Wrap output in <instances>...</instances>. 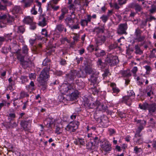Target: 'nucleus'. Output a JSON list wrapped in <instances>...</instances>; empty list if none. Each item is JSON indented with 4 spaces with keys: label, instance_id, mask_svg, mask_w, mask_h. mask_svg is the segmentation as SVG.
<instances>
[{
    "label": "nucleus",
    "instance_id": "nucleus-1",
    "mask_svg": "<svg viewBox=\"0 0 156 156\" xmlns=\"http://www.w3.org/2000/svg\"><path fill=\"white\" fill-rule=\"evenodd\" d=\"M10 44L8 48V51H10L12 52L11 56L13 55L15 58H24L23 55L21 54V49L19 46L17 44L16 41L14 39L9 38Z\"/></svg>",
    "mask_w": 156,
    "mask_h": 156
},
{
    "label": "nucleus",
    "instance_id": "nucleus-2",
    "mask_svg": "<svg viewBox=\"0 0 156 156\" xmlns=\"http://www.w3.org/2000/svg\"><path fill=\"white\" fill-rule=\"evenodd\" d=\"M50 70V66H46L44 68L41 72L37 79L39 84L42 86L43 90L47 88V81L50 77L49 71Z\"/></svg>",
    "mask_w": 156,
    "mask_h": 156
},
{
    "label": "nucleus",
    "instance_id": "nucleus-3",
    "mask_svg": "<svg viewBox=\"0 0 156 156\" xmlns=\"http://www.w3.org/2000/svg\"><path fill=\"white\" fill-rule=\"evenodd\" d=\"M59 89L61 94H65L66 93L70 94L71 92L74 91L76 88L74 83H64L61 85Z\"/></svg>",
    "mask_w": 156,
    "mask_h": 156
},
{
    "label": "nucleus",
    "instance_id": "nucleus-4",
    "mask_svg": "<svg viewBox=\"0 0 156 156\" xmlns=\"http://www.w3.org/2000/svg\"><path fill=\"white\" fill-rule=\"evenodd\" d=\"M84 105L87 108H96L99 111H101L105 109V107L103 104L98 100H96L95 103L94 102H90L88 101H86Z\"/></svg>",
    "mask_w": 156,
    "mask_h": 156
},
{
    "label": "nucleus",
    "instance_id": "nucleus-5",
    "mask_svg": "<svg viewBox=\"0 0 156 156\" xmlns=\"http://www.w3.org/2000/svg\"><path fill=\"white\" fill-rule=\"evenodd\" d=\"M100 140L99 138L97 136L95 138H92L86 144L87 149L89 150H94L95 147V145L98 144Z\"/></svg>",
    "mask_w": 156,
    "mask_h": 156
},
{
    "label": "nucleus",
    "instance_id": "nucleus-6",
    "mask_svg": "<svg viewBox=\"0 0 156 156\" xmlns=\"http://www.w3.org/2000/svg\"><path fill=\"white\" fill-rule=\"evenodd\" d=\"M32 120V119L30 117L21 121L20 124L25 131H27L30 129Z\"/></svg>",
    "mask_w": 156,
    "mask_h": 156
},
{
    "label": "nucleus",
    "instance_id": "nucleus-7",
    "mask_svg": "<svg viewBox=\"0 0 156 156\" xmlns=\"http://www.w3.org/2000/svg\"><path fill=\"white\" fill-rule=\"evenodd\" d=\"M133 140L135 145H140L143 143L144 139L141 132L136 131L133 138Z\"/></svg>",
    "mask_w": 156,
    "mask_h": 156
},
{
    "label": "nucleus",
    "instance_id": "nucleus-8",
    "mask_svg": "<svg viewBox=\"0 0 156 156\" xmlns=\"http://www.w3.org/2000/svg\"><path fill=\"white\" fill-rule=\"evenodd\" d=\"M100 146L101 148L105 152H108L112 150V144L107 140H105Z\"/></svg>",
    "mask_w": 156,
    "mask_h": 156
},
{
    "label": "nucleus",
    "instance_id": "nucleus-9",
    "mask_svg": "<svg viewBox=\"0 0 156 156\" xmlns=\"http://www.w3.org/2000/svg\"><path fill=\"white\" fill-rule=\"evenodd\" d=\"M127 28V24L126 23L120 24L117 29V33L119 34H126L127 33L126 30Z\"/></svg>",
    "mask_w": 156,
    "mask_h": 156
},
{
    "label": "nucleus",
    "instance_id": "nucleus-10",
    "mask_svg": "<svg viewBox=\"0 0 156 156\" xmlns=\"http://www.w3.org/2000/svg\"><path fill=\"white\" fill-rule=\"evenodd\" d=\"M79 122H77V123L73 124L70 122V124L68 125L65 128V129L68 131H69L70 132H75L77 129L79 125Z\"/></svg>",
    "mask_w": 156,
    "mask_h": 156
},
{
    "label": "nucleus",
    "instance_id": "nucleus-11",
    "mask_svg": "<svg viewBox=\"0 0 156 156\" xmlns=\"http://www.w3.org/2000/svg\"><path fill=\"white\" fill-rule=\"evenodd\" d=\"M108 118L107 116L103 115L101 117L99 124L102 127H107L108 125Z\"/></svg>",
    "mask_w": 156,
    "mask_h": 156
},
{
    "label": "nucleus",
    "instance_id": "nucleus-12",
    "mask_svg": "<svg viewBox=\"0 0 156 156\" xmlns=\"http://www.w3.org/2000/svg\"><path fill=\"white\" fill-rule=\"evenodd\" d=\"M26 60H25V59H20V64L24 69L32 66V62L30 59H26Z\"/></svg>",
    "mask_w": 156,
    "mask_h": 156
},
{
    "label": "nucleus",
    "instance_id": "nucleus-13",
    "mask_svg": "<svg viewBox=\"0 0 156 156\" xmlns=\"http://www.w3.org/2000/svg\"><path fill=\"white\" fill-rule=\"evenodd\" d=\"M136 122L137 123L139 124V126L137 128L136 131L141 132L144 128V126L146 124V121L141 120H138Z\"/></svg>",
    "mask_w": 156,
    "mask_h": 156
},
{
    "label": "nucleus",
    "instance_id": "nucleus-14",
    "mask_svg": "<svg viewBox=\"0 0 156 156\" xmlns=\"http://www.w3.org/2000/svg\"><path fill=\"white\" fill-rule=\"evenodd\" d=\"M89 59H85V63H84V65L85 66L84 69L85 71L86 72V74H90L93 73V70L92 68V67L90 65L88 64L87 62ZM85 62V61H84Z\"/></svg>",
    "mask_w": 156,
    "mask_h": 156
},
{
    "label": "nucleus",
    "instance_id": "nucleus-15",
    "mask_svg": "<svg viewBox=\"0 0 156 156\" xmlns=\"http://www.w3.org/2000/svg\"><path fill=\"white\" fill-rule=\"evenodd\" d=\"M74 70H71L70 72L66 75V81H71L73 80L76 77Z\"/></svg>",
    "mask_w": 156,
    "mask_h": 156
},
{
    "label": "nucleus",
    "instance_id": "nucleus-16",
    "mask_svg": "<svg viewBox=\"0 0 156 156\" xmlns=\"http://www.w3.org/2000/svg\"><path fill=\"white\" fill-rule=\"evenodd\" d=\"M74 90V91L71 92V94H68V99L69 101H72L76 99L78 96V93L77 90Z\"/></svg>",
    "mask_w": 156,
    "mask_h": 156
},
{
    "label": "nucleus",
    "instance_id": "nucleus-17",
    "mask_svg": "<svg viewBox=\"0 0 156 156\" xmlns=\"http://www.w3.org/2000/svg\"><path fill=\"white\" fill-rule=\"evenodd\" d=\"M55 121V119L51 116H49L44 121V124L47 127H51Z\"/></svg>",
    "mask_w": 156,
    "mask_h": 156
},
{
    "label": "nucleus",
    "instance_id": "nucleus-18",
    "mask_svg": "<svg viewBox=\"0 0 156 156\" xmlns=\"http://www.w3.org/2000/svg\"><path fill=\"white\" fill-rule=\"evenodd\" d=\"M96 39V44L98 45H101L106 41V37L104 35L98 36Z\"/></svg>",
    "mask_w": 156,
    "mask_h": 156
},
{
    "label": "nucleus",
    "instance_id": "nucleus-19",
    "mask_svg": "<svg viewBox=\"0 0 156 156\" xmlns=\"http://www.w3.org/2000/svg\"><path fill=\"white\" fill-rule=\"evenodd\" d=\"M105 28L104 27H95L93 30V32L96 34L97 36L101 35V34L104 33Z\"/></svg>",
    "mask_w": 156,
    "mask_h": 156
},
{
    "label": "nucleus",
    "instance_id": "nucleus-20",
    "mask_svg": "<svg viewBox=\"0 0 156 156\" xmlns=\"http://www.w3.org/2000/svg\"><path fill=\"white\" fill-rule=\"evenodd\" d=\"M74 143L76 145L79 146H84L85 144L84 140L82 138H77L75 139L74 141Z\"/></svg>",
    "mask_w": 156,
    "mask_h": 156
},
{
    "label": "nucleus",
    "instance_id": "nucleus-21",
    "mask_svg": "<svg viewBox=\"0 0 156 156\" xmlns=\"http://www.w3.org/2000/svg\"><path fill=\"white\" fill-rule=\"evenodd\" d=\"M75 73H76V77H85L86 74V72L85 70H83L81 69L80 70H74Z\"/></svg>",
    "mask_w": 156,
    "mask_h": 156
},
{
    "label": "nucleus",
    "instance_id": "nucleus-22",
    "mask_svg": "<svg viewBox=\"0 0 156 156\" xmlns=\"http://www.w3.org/2000/svg\"><path fill=\"white\" fill-rule=\"evenodd\" d=\"M65 22L67 26L71 27V26L74 23V19L71 17H68L65 19Z\"/></svg>",
    "mask_w": 156,
    "mask_h": 156
},
{
    "label": "nucleus",
    "instance_id": "nucleus-23",
    "mask_svg": "<svg viewBox=\"0 0 156 156\" xmlns=\"http://www.w3.org/2000/svg\"><path fill=\"white\" fill-rule=\"evenodd\" d=\"M147 110L151 114L155 112L156 111V104L155 103L149 104Z\"/></svg>",
    "mask_w": 156,
    "mask_h": 156
},
{
    "label": "nucleus",
    "instance_id": "nucleus-24",
    "mask_svg": "<svg viewBox=\"0 0 156 156\" xmlns=\"http://www.w3.org/2000/svg\"><path fill=\"white\" fill-rule=\"evenodd\" d=\"M68 95L62 94L60 95L58 97V100L60 102L65 103L69 101L68 99Z\"/></svg>",
    "mask_w": 156,
    "mask_h": 156
},
{
    "label": "nucleus",
    "instance_id": "nucleus-25",
    "mask_svg": "<svg viewBox=\"0 0 156 156\" xmlns=\"http://www.w3.org/2000/svg\"><path fill=\"white\" fill-rule=\"evenodd\" d=\"M95 55L97 57H100L104 56L105 54V51L97 47L95 49Z\"/></svg>",
    "mask_w": 156,
    "mask_h": 156
},
{
    "label": "nucleus",
    "instance_id": "nucleus-26",
    "mask_svg": "<svg viewBox=\"0 0 156 156\" xmlns=\"http://www.w3.org/2000/svg\"><path fill=\"white\" fill-rule=\"evenodd\" d=\"M133 99L128 96H124L123 97L122 101L129 106H130L132 104Z\"/></svg>",
    "mask_w": 156,
    "mask_h": 156
},
{
    "label": "nucleus",
    "instance_id": "nucleus-27",
    "mask_svg": "<svg viewBox=\"0 0 156 156\" xmlns=\"http://www.w3.org/2000/svg\"><path fill=\"white\" fill-rule=\"evenodd\" d=\"M55 30H58L59 32L62 33L63 30L66 32L67 30L65 25L62 24H59L56 25Z\"/></svg>",
    "mask_w": 156,
    "mask_h": 156
},
{
    "label": "nucleus",
    "instance_id": "nucleus-28",
    "mask_svg": "<svg viewBox=\"0 0 156 156\" xmlns=\"http://www.w3.org/2000/svg\"><path fill=\"white\" fill-rule=\"evenodd\" d=\"M98 77V75L97 73H92L91 76V82L94 86L98 83L97 80Z\"/></svg>",
    "mask_w": 156,
    "mask_h": 156
},
{
    "label": "nucleus",
    "instance_id": "nucleus-29",
    "mask_svg": "<svg viewBox=\"0 0 156 156\" xmlns=\"http://www.w3.org/2000/svg\"><path fill=\"white\" fill-rule=\"evenodd\" d=\"M42 47V44L41 43L39 44L37 46H33L31 49L33 53H37L41 51Z\"/></svg>",
    "mask_w": 156,
    "mask_h": 156
},
{
    "label": "nucleus",
    "instance_id": "nucleus-30",
    "mask_svg": "<svg viewBox=\"0 0 156 156\" xmlns=\"http://www.w3.org/2000/svg\"><path fill=\"white\" fill-rule=\"evenodd\" d=\"M33 2V0H22L21 1L22 3H23V7L27 8L30 7Z\"/></svg>",
    "mask_w": 156,
    "mask_h": 156
},
{
    "label": "nucleus",
    "instance_id": "nucleus-31",
    "mask_svg": "<svg viewBox=\"0 0 156 156\" xmlns=\"http://www.w3.org/2000/svg\"><path fill=\"white\" fill-rule=\"evenodd\" d=\"M47 24V21L46 20L45 18H39V21L38 25L42 27L46 26Z\"/></svg>",
    "mask_w": 156,
    "mask_h": 156
},
{
    "label": "nucleus",
    "instance_id": "nucleus-32",
    "mask_svg": "<svg viewBox=\"0 0 156 156\" xmlns=\"http://www.w3.org/2000/svg\"><path fill=\"white\" fill-rule=\"evenodd\" d=\"M28 50L29 49L27 46L26 45H24L22 48V54L24 56V58H24L25 57L27 58V56H28Z\"/></svg>",
    "mask_w": 156,
    "mask_h": 156
},
{
    "label": "nucleus",
    "instance_id": "nucleus-33",
    "mask_svg": "<svg viewBox=\"0 0 156 156\" xmlns=\"http://www.w3.org/2000/svg\"><path fill=\"white\" fill-rule=\"evenodd\" d=\"M111 86L112 88V93L113 94H114V95H115L119 92V89L116 87L115 83H111Z\"/></svg>",
    "mask_w": 156,
    "mask_h": 156
},
{
    "label": "nucleus",
    "instance_id": "nucleus-34",
    "mask_svg": "<svg viewBox=\"0 0 156 156\" xmlns=\"http://www.w3.org/2000/svg\"><path fill=\"white\" fill-rule=\"evenodd\" d=\"M33 17H31L30 16H27L24 18L23 21L24 23L30 24L33 22Z\"/></svg>",
    "mask_w": 156,
    "mask_h": 156
},
{
    "label": "nucleus",
    "instance_id": "nucleus-35",
    "mask_svg": "<svg viewBox=\"0 0 156 156\" xmlns=\"http://www.w3.org/2000/svg\"><path fill=\"white\" fill-rule=\"evenodd\" d=\"M56 48L55 46H48L47 49L46 51V54L47 55H50L52 52H54L55 51V48Z\"/></svg>",
    "mask_w": 156,
    "mask_h": 156
},
{
    "label": "nucleus",
    "instance_id": "nucleus-36",
    "mask_svg": "<svg viewBox=\"0 0 156 156\" xmlns=\"http://www.w3.org/2000/svg\"><path fill=\"white\" fill-rule=\"evenodd\" d=\"M68 10L66 8L64 7L61 10V14L59 17V20H62L64 17L65 15L68 12Z\"/></svg>",
    "mask_w": 156,
    "mask_h": 156
},
{
    "label": "nucleus",
    "instance_id": "nucleus-37",
    "mask_svg": "<svg viewBox=\"0 0 156 156\" xmlns=\"http://www.w3.org/2000/svg\"><path fill=\"white\" fill-rule=\"evenodd\" d=\"M76 83L78 89L79 90L82 89L84 87V83L80 80H76Z\"/></svg>",
    "mask_w": 156,
    "mask_h": 156
},
{
    "label": "nucleus",
    "instance_id": "nucleus-38",
    "mask_svg": "<svg viewBox=\"0 0 156 156\" xmlns=\"http://www.w3.org/2000/svg\"><path fill=\"white\" fill-rule=\"evenodd\" d=\"M149 104L147 102L144 103L142 104H139V107L141 109L144 110H148Z\"/></svg>",
    "mask_w": 156,
    "mask_h": 156
},
{
    "label": "nucleus",
    "instance_id": "nucleus-39",
    "mask_svg": "<svg viewBox=\"0 0 156 156\" xmlns=\"http://www.w3.org/2000/svg\"><path fill=\"white\" fill-rule=\"evenodd\" d=\"M120 73L123 77H128L131 76L129 72L127 70H120L119 72Z\"/></svg>",
    "mask_w": 156,
    "mask_h": 156
},
{
    "label": "nucleus",
    "instance_id": "nucleus-40",
    "mask_svg": "<svg viewBox=\"0 0 156 156\" xmlns=\"http://www.w3.org/2000/svg\"><path fill=\"white\" fill-rule=\"evenodd\" d=\"M94 86V87H92L89 90V92L94 95H97L98 93V90L95 85Z\"/></svg>",
    "mask_w": 156,
    "mask_h": 156
},
{
    "label": "nucleus",
    "instance_id": "nucleus-41",
    "mask_svg": "<svg viewBox=\"0 0 156 156\" xmlns=\"http://www.w3.org/2000/svg\"><path fill=\"white\" fill-rule=\"evenodd\" d=\"M21 11V9L20 6L16 5L12 9V12L14 14L18 13Z\"/></svg>",
    "mask_w": 156,
    "mask_h": 156
},
{
    "label": "nucleus",
    "instance_id": "nucleus-42",
    "mask_svg": "<svg viewBox=\"0 0 156 156\" xmlns=\"http://www.w3.org/2000/svg\"><path fill=\"white\" fill-rule=\"evenodd\" d=\"M117 113L118 114V116L121 119L124 118L126 117V114L123 112L120 111L119 110H117Z\"/></svg>",
    "mask_w": 156,
    "mask_h": 156
},
{
    "label": "nucleus",
    "instance_id": "nucleus-43",
    "mask_svg": "<svg viewBox=\"0 0 156 156\" xmlns=\"http://www.w3.org/2000/svg\"><path fill=\"white\" fill-rule=\"evenodd\" d=\"M14 20V17L9 15H8V17H7V23L9 24H12Z\"/></svg>",
    "mask_w": 156,
    "mask_h": 156
},
{
    "label": "nucleus",
    "instance_id": "nucleus-44",
    "mask_svg": "<svg viewBox=\"0 0 156 156\" xmlns=\"http://www.w3.org/2000/svg\"><path fill=\"white\" fill-rule=\"evenodd\" d=\"M135 53L137 54L141 55L143 53V51L140 49V47L138 44L136 45L135 46Z\"/></svg>",
    "mask_w": 156,
    "mask_h": 156
},
{
    "label": "nucleus",
    "instance_id": "nucleus-45",
    "mask_svg": "<svg viewBox=\"0 0 156 156\" xmlns=\"http://www.w3.org/2000/svg\"><path fill=\"white\" fill-rule=\"evenodd\" d=\"M9 122L14 121L16 117V115L15 113H10L8 116Z\"/></svg>",
    "mask_w": 156,
    "mask_h": 156
},
{
    "label": "nucleus",
    "instance_id": "nucleus-46",
    "mask_svg": "<svg viewBox=\"0 0 156 156\" xmlns=\"http://www.w3.org/2000/svg\"><path fill=\"white\" fill-rule=\"evenodd\" d=\"M51 60L50 59H44L42 62V65L43 66H50L51 64Z\"/></svg>",
    "mask_w": 156,
    "mask_h": 156
},
{
    "label": "nucleus",
    "instance_id": "nucleus-47",
    "mask_svg": "<svg viewBox=\"0 0 156 156\" xmlns=\"http://www.w3.org/2000/svg\"><path fill=\"white\" fill-rule=\"evenodd\" d=\"M20 78L22 84H23L28 81L27 76H21Z\"/></svg>",
    "mask_w": 156,
    "mask_h": 156
},
{
    "label": "nucleus",
    "instance_id": "nucleus-48",
    "mask_svg": "<svg viewBox=\"0 0 156 156\" xmlns=\"http://www.w3.org/2000/svg\"><path fill=\"white\" fill-rule=\"evenodd\" d=\"M12 34V33H10V34H5L3 36L4 37H5V40H6L8 42H9L10 41V40H9V38H11L12 39H14V38H12L13 37H12L11 36V35Z\"/></svg>",
    "mask_w": 156,
    "mask_h": 156
},
{
    "label": "nucleus",
    "instance_id": "nucleus-49",
    "mask_svg": "<svg viewBox=\"0 0 156 156\" xmlns=\"http://www.w3.org/2000/svg\"><path fill=\"white\" fill-rule=\"evenodd\" d=\"M145 39V36L140 35L138 37H136L135 40L138 42H141L144 41Z\"/></svg>",
    "mask_w": 156,
    "mask_h": 156
},
{
    "label": "nucleus",
    "instance_id": "nucleus-50",
    "mask_svg": "<svg viewBox=\"0 0 156 156\" xmlns=\"http://www.w3.org/2000/svg\"><path fill=\"white\" fill-rule=\"evenodd\" d=\"M135 10L136 12L138 13L139 12H140L142 9V6L139 5L138 3H137L136 5L135 6Z\"/></svg>",
    "mask_w": 156,
    "mask_h": 156
},
{
    "label": "nucleus",
    "instance_id": "nucleus-51",
    "mask_svg": "<svg viewBox=\"0 0 156 156\" xmlns=\"http://www.w3.org/2000/svg\"><path fill=\"white\" fill-rule=\"evenodd\" d=\"M30 117L27 116L25 112H23L20 114L19 118V119H26Z\"/></svg>",
    "mask_w": 156,
    "mask_h": 156
},
{
    "label": "nucleus",
    "instance_id": "nucleus-52",
    "mask_svg": "<svg viewBox=\"0 0 156 156\" xmlns=\"http://www.w3.org/2000/svg\"><path fill=\"white\" fill-rule=\"evenodd\" d=\"M108 131L109 132V135L110 136H113L116 133L115 130L112 128H108Z\"/></svg>",
    "mask_w": 156,
    "mask_h": 156
},
{
    "label": "nucleus",
    "instance_id": "nucleus-53",
    "mask_svg": "<svg viewBox=\"0 0 156 156\" xmlns=\"http://www.w3.org/2000/svg\"><path fill=\"white\" fill-rule=\"evenodd\" d=\"M128 96V97L131 98L133 99L135 97V93L133 90H130L128 92L127 96Z\"/></svg>",
    "mask_w": 156,
    "mask_h": 156
},
{
    "label": "nucleus",
    "instance_id": "nucleus-54",
    "mask_svg": "<svg viewBox=\"0 0 156 156\" xmlns=\"http://www.w3.org/2000/svg\"><path fill=\"white\" fill-rule=\"evenodd\" d=\"M68 8L70 10L73 11H75L76 9H77V7H76L73 3L69 5L68 6Z\"/></svg>",
    "mask_w": 156,
    "mask_h": 156
},
{
    "label": "nucleus",
    "instance_id": "nucleus-55",
    "mask_svg": "<svg viewBox=\"0 0 156 156\" xmlns=\"http://www.w3.org/2000/svg\"><path fill=\"white\" fill-rule=\"evenodd\" d=\"M29 97V95L27 93L24 91L21 92L20 94V98H23L26 97Z\"/></svg>",
    "mask_w": 156,
    "mask_h": 156
},
{
    "label": "nucleus",
    "instance_id": "nucleus-56",
    "mask_svg": "<svg viewBox=\"0 0 156 156\" xmlns=\"http://www.w3.org/2000/svg\"><path fill=\"white\" fill-rule=\"evenodd\" d=\"M98 66H100L102 68H104L105 67L106 65L105 63L102 62L101 59H98Z\"/></svg>",
    "mask_w": 156,
    "mask_h": 156
},
{
    "label": "nucleus",
    "instance_id": "nucleus-57",
    "mask_svg": "<svg viewBox=\"0 0 156 156\" xmlns=\"http://www.w3.org/2000/svg\"><path fill=\"white\" fill-rule=\"evenodd\" d=\"M7 5H4L1 2H0V11L7 10Z\"/></svg>",
    "mask_w": 156,
    "mask_h": 156
},
{
    "label": "nucleus",
    "instance_id": "nucleus-58",
    "mask_svg": "<svg viewBox=\"0 0 156 156\" xmlns=\"http://www.w3.org/2000/svg\"><path fill=\"white\" fill-rule=\"evenodd\" d=\"M36 3H37V5L39 7L38 11L41 13L42 12V9L41 7V2H39L38 0L36 1Z\"/></svg>",
    "mask_w": 156,
    "mask_h": 156
},
{
    "label": "nucleus",
    "instance_id": "nucleus-59",
    "mask_svg": "<svg viewBox=\"0 0 156 156\" xmlns=\"http://www.w3.org/2000/svg\"><path fill=\"white\" fill-rule=\"evenodd\" d=\"M109 62H111L112 61V63L113 64V65H116L119 62V59H108V60L107 61Z\"/></svg>",
    "mask_w": 156,
    "mask_h": 156
},
{
    "label": "nucleus",
    "instance_id": "nucleus-60",
    "mask_svg": "<svg viewBox=\"0 0 156 156\" xmlns=\"http://www.w3.org/2000/svg\"><path fill=\"white\" fill-rule=\"evenodd\" d=\"M35 86L34 83L33 81H31L29 84L28 85L29 89H31V90H33L35 89L34 87Z\"/></svg>",
    "mask_w": 156,
    "mask_h": 156
},
{
    "label": "nucleus",
    "instance_id": "nucleus-61",
    "mask_svg": "<svg viewBox=\"0 0 156 156\" xmlns=\"http://www.w3.org/2000/svg\"><path fill=\"white\" fill-rule=\"evenodd\" d=\"M109 15H103L101 17V19L104 23H105L108 19Z\"/></svg>",
    "mask_w": 156,
    "mask_h": 156
},
{
    "label": "nucleus",
    "instance_id": "nucleus-62",
    "mask_svg": "<svg viewBox=\"0 0 156 156\" xmlns=\"http://www.w3.org/2000/svg\"><path fill=\"white\" fill-rule=\"evenodd\" d=\"M141 150V149L140 148H138L137 146H135L134 148V153H135L136 154H137L140 152Z\"/></svg>",
    "mask_w": 156,
    "mask_h": 156
},
{
    "label": "nucleus",
    "instance_id": "nucleus-63",
    "mask_svg": "<svg viewBox=\"0 0 156 156\" xmlns=\"http://www.w3.org/2000/svg\"><path fill=\"white\" fill-rule=\"evenodd\" d=\"M41 33L42 35L44 36V37H49L48 35L47 31L45 29H42Z\"/></svg>",
    "mask_w": 156,
    "mask_h": 156
},
{
    "label": "nucleus",
    "instance_id": "nucleus-64",
    "mask_svg": "<svg viewBox=\"0 0 156 156\" xmlns=\"http://www.w3.org/2000/svg\"><path fill=\"white\" fill-rule=\"evenodd\" d=\"M18 32L23 33L25 30V28L23 26H20L18 27Z\"/></svg>",
    "mask_w": 156,
    "mask_h": 156
}]
</instances>
